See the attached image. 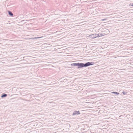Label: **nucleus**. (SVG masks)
Returning <instances> with one entry per match:
<instances>
[{
	"label": "nucleus",
	"mask_w": 133,
	"mask_h": 133,
	"mask_svg": "<svg viewBox=\"0 0 133 133\" xmlns=\"http://www.w3.org/2000/svg\"><path fill=\"white\" fill-rule=\"evenodd\" d=\"M7 96V94L4 93L2 94L1 97L2 98H3L6 97Z\"/></svg>",
	"instance_id": "nucleus-6"
},
{
	"label": "nucleus",
	"mask_w": 133,
	"mask_h": 133,
	"mask_svg": "<svg viewBox=\"0 0 133 133\" xmlns=\"http://www.w3.org/2000/svg\"><path fill=\"white\" fill-rule=\"evenodd\" d=\"M25 21V20H23V21H22L24 22Z\"/></svg>",
	"instance_id": "nucleus-14"
},
{
	"label": "nucleus",
	"mask_w": 133,
	"mask_h": 133,
	"mask_svg": "<svg viewBox=\"0 0 133 133\" xmlns=\"http://www.w3.org/2000/svg\"><path fill=\"white\" fill-rule=\"evenodd\" d=\"M105 34H102V33H99L97 35V37H101L102 36H103L105 35Z\"/></svg>",
	"instance_id": "nucleus-4"
},
{
	"label": "nucleus",
	"mask_w": 133,
	"mask_h": 133,
	"mask_svg": "<svg viewBox=\"0 0 133 133\" xmlns=\"http://www.w3.org/2000/svg\"><path fill=\"white\" fill-rule=\"evenodd\" d=\"M94 62H88L85 63H77L71 64V66H77L78 68H81L84 67H86L88 66L93 65Z\"/></svg>",
	"instance_id": "nucleus-1"
},
{
	"label": "nucleus",
	"mask_w": 133,
	"mask_h": 133,
	"mask_svg": "<svg viewBox=\"0 0 133 133\" xmlns=\"http://www.w3.org/2000/svg\"><path fill=\"white\" fill-rule=\"evenodd\" d=\"M8 14L10 16L12 17L13 16V14L12 13L11 11H8Z\"/></svg>",
	"instance_id": "nucleus-5"
},
{
	"label": "nucleus",
	"mask_w": 133,
	"mask_h": 133,
	"mask_svg": "<svg viewBox=\"0 0 133 133\" xmlns=\"http://www.w3.org/2000/svg\"><path fill=\"white\" fill-rule=\"evenodd\" d=\"M111 93L115 94L116 95H118L119 94V93L116 92H111Z\"/></svg>",
	"instance_id": "nucleus-7"
},
{
	"label": "nucleus",
	"mask_w": 133,
	"mask_h": 133,
	"mask_svg": "<svg viewBox=\"0 0 133 133\" xmlns=\"http://www.w3.org/2000/svg\"><path fill=\"white\" fill-rule=\"evenodd\" d=\"M131 5V6H133V3L130 4V5Z\"/></svg>",
	"instance_id": "nucleus-13"
},
{
	"label": "nucleus",
	"mask_w": 133,
	"mask_h": 133,
	"mask_svg": "<svg viewBox=\"0 0 133 133\" xmlns=\"http://www.w3.org/2000/svg\"><path fill=\"white\" fill-rule=\"evenodd\" d=\"M68 104L69 106H71L72 105V104L70 102H67V105Z\"/></svg>",
	"instance_id": "nucleus-11"
},
{
	"label": "nucleus",
	"mask_w": 133,
	"mask_h": 133,
	"mask_svg": "<svg viewBox=\"0 0 133 133\" xmlns=\"http://www.w3.org/2000/svg\"><path fill=\"white\" fill-rule=\"evenodd\" d=\"M80 114V113L79 111H74L72 115V116L77 115Z\"/></svg>",
	"instance_id": "nucleus-2"
},
{
	"label": "nucleus",
	"mask_w": 133,
	"mask_h": 133,
	"mask_svg": "<svg viewBox=\"0 0 133 133\" xmlns=\"http://www.w3.org/2000/svg\"><path fill=\"white\" fill-rule=\"evenodd\" d=\"M105 20L104 19H103L102 20V21H104Z\"/></svg>",
	"instance_id": "nucleus-15"
},
{
	"label": "nucleus",
	"mask_w": 133,
	"mask_h": 133,
	"mask_svg": "<svg viewBox=\"0 0 133 133\" xmlns=\"http://www.w3.org/2000/svg\"><path fill=\"white\" fill-rule=\"evenodd\" d=\"M70 125L69 124L67 123V128H68V129H69V130L68 131L67 130V132L68 131L70 130Z\"/></svg>",
	"instance_id": "nucleus-8"
},
{
	"label": "nucleus",
	"mask_w": 133,
	"mask_h": 133,
	"mask_svg": "<svg viewBox=\"0 0 133 133\" xmlns=\"http://www.w3.org/2000/svg\"><path fill=\"white\" fill-rule=\"evenodd\" d=\"M72 34V33L70 32L67 33V36L71 35Z\"/></svg>",
	"instance_id": "nucleus-10"
},
{
	"label": "nucleus",
	"mask_w": 133,
	"mask_h": 133,
	"mask_svg": "<svg viewBox=\"0 0 133 133\" xmlns=\"http://www.w3.org/2000/svg\"><path fill=\"white\" fill-rule=\"evenodd\" d=\"M42 37H34V38H30V39L34 40V39H37V38H42Z\"/></svg>",
	"instance_id": "nucleus-9"
},
{
	"label": "nucleus",
	"mask_w": 133,
	"mask_h": 133,
	"mask_svg": "<svg viewBox=\"0 0 133 133\" xmlns=\"http://www.w3.org/2000/svg\"><path fill=\"white\" fill-rule=\"evenodd\" d=\"M97 34H93L89 36L90 38L94 39L97 37Z\"/></svg>",
	"instance_id": "nucleus-3"
},
{
	"label": "nucleus",
	"mask_w": 133,
	"mask_h": 133,
	"mask_svg": "<svg viewBox=\"0 0 133 133\" xmlns=\"http://www.w3.org/2000/svg\"><path fill=\"white\" fill-rule=\"evenodd\" d=\"M122 93L123 94V95H125L126 94H127V92H125L124 91H123L122 92Z\"/></svg>",
	"instance_id": "nucleus-12"
},
{
	"label": "nucleus",
	"mask_w": 133,
	"mask_h": 133,
	"mask_svg": "<svg viewBox=\"0 0 133 133\" xmlns=\"http://www.w3.org/2000/svg\"><path fill=\"white\" fill-rule=\"evenodd\" d=\"M69 31H68V32H67H67H69Z\"/></svg>",
	"instance_id": "nucleus-16"
},
{
	"label": "nucleus",
	"mask_w": 133,
	"mask_h": 133,
	"mask_svg": "<svg viewBox=\"0 0 133 133\" xmlns=\"http://www.w3.org/2000/svg\"><path fill=\"white\" fill-rule=\"evenodd\" d=\"M68 54V53L67 52V54Z\"/></svg>",
	"instance_id": "nucleus-18"
},
{
	"label": "nucleus",
	"mask_w": 133,
	"mask_h": 133,
	"mask_svg": "<svg viewBox=\"0 0 133 133\" xmlns=\"http://www.w3.org/2000/svg\"><path fill=\"white\" fill-rule=\"evenodd\" d=\"M69 56V55H67V56Z\"/></svg>",
	"instance_id": "nucleus-17"
}]
</instances>
